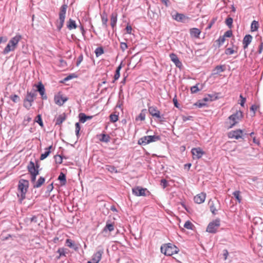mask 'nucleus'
Segmentation results:
<instances>
[{"label": "nucleus", "mask_w": 263, "mask_h": 263, "mask_svg": "<svg viewBox=\"0 0 263 263\" xmlns=\"http://www.w3.org/2000/svg\"><path fill=\"white\" fill-rule=\"evenodd\" d=\"M160 249L161 252L167 256H171L174 254L177 253L179 251V249L171 243L163 245Z\"/></svg>", "instance_id": "nucleus-5"}, {"label": "nucleus", "mask_w": 263, "mask_h": 263, "mask_svg": "<svg viewBox=\"0 0 263 263\" xmlns=\"http://www.w3.org/2000/svg\"><path fill=\"white\" fill-rule=\"evenodd\" d=\"M53 183H51L50 184L48 185L47 186V190H46V193H50L53 190Z\"/></svg>", "instance_id": "nucleus-57"}, {"label": "nucleus", "mask_w": 263, "mask_h": 263, "mask_svg": "<svg viewBox=\"0 0 263 263\" xmlns=\"http://www.w3.org/2000/svg\"><path fill=\"white\" fill-rule=\"evenodd\" d=\"M37 90L36 91H38L40 95L41 96V98L43 100H46L47 99V97L45 93V89L44 85L42 83V82H39L38 84L34 85Z\"/></svg>", "instance_id": "nucleus-13"}, {"label": "nucleus", "mask_w": 263, "mask_h": 263, "mask_svg": "<svg viewBox=\"0 0 263 263\" xmlns=\"http://www.w3.org/2000/svg\"><path fill=\"white\" fill-rule=\"evenodd\" d=\"M224 65H217L215 67L213 74H217L220 72H223L225 70Z\"/></svg>", "instance_id": "nucleus-30"}, {"label": "nucleus", "mask_w": 263, "mask_h": 263, "mask_svg": "<svg viewBox=\"0 0 263 263\" xmlns=\"http://www.w3.org/2000/svg\"><path fill=\"white\" fill-rule=\"evenodd\" d=\"M67 99L66 97H64L60 95H55L54 98L55 104L60 106L62 105Z\"/></svg>", "instance_id": "nucleus-17"}, {"label": "nucleus", "mask_w": 263, "mask_h": 263, "mask_svg": "<svg viewBox=\"0 0 263 263\" xmlns=\"http://www.w3.org/2000/svg\"><path fill=\"white\" fill-rule=\"evenodd\" d=\"M57 252L59 254V256L58 257V258H60L62 256H65V249L63 248H61L58 249Z\"/></svg>", "instance_id": "nucleus-43"}, {"label": "nucleus", "mask_w": 263, "mask_h": 263, "mask_svg": "<svg viewBox=\"0 0 263 263\" xmlns=\"http://www.w3.org/2000/svg\"><path fill=\"white\" fill-rule=\"evenodd\" d=\"M229 255L228 251L227 249H224L223 250V256L224 260L227 259L228 256Z\"/></svg>", "instance_id": "nucleus-62"}, {"label": "nucleus", "mask_w": 263, "mask_h": 263, "mask_svg": "<svg viewBox=\"0 0 263 263\" xmlns=\"http://www.w3.org/2000/svg\"><path fill=\"white\" fill-rule=\"evenodd\" d=\"M258 108V106L256 105H252L250 108L251 110L253 111V113L255 114V111L257 110Z\"/></svg>", "instance_id": "nucleus-64"}, {"label": "nucleus", "mask_w": 263, "mask_h": 263, "mask_svg": "<svg viewBox=\"0 0 263 263\" xmlns=\"http://www.w3.org/2000/svg\"><path fill=\"white\" fill-rule=\"evenodd\" d=\"M27 167L31 175V181L33 185L36 183V177L39 174V170L35 168L34 163L32 161L29 162Z\"/></svg>", "instance_id": "nucleus-6"}, {"label": "nucleus", "mask_w": 263, "mask_h": 263, "mask_svg": "<svg viewBox=\"0 0 263 263\" xmlns=\"http://www.w3.org/2000/svg\"><path fill=\"white\" fill-rule=\"evenodd\" d=\"M110 120L111 122L114 123L118 121V116L115 114H111L109 116Z\"/></svg>", "instance_id": "nucleus-48"}, {"label": "nucleus", "mask_w": 263, "mask_h": 263, "mask_svg": "<svg viewBox=\"0 0 263 263\" xmlns=\"http://www.w3.org/2000/svg\"><path fill=\"white\" fill-rule=\"evenodd\" d=\"M200 89H199L198 87V84H196L195 86L191 87V91L192 93H195L198 92Z\"/></svg>", "instance_id": "nucleus-50"}, {"label": "nucleus", "mask_w": 263, "mask_h": 263, "mask_svg": "<svg viewBox=\"0 0 263 263\" xmlns=\"http://www.w3.org/2000/svg\"><path fill=\"white\" fill-rule=\"evenodd\" d=\"M195 105L197 106L199 108H202V107L206 105V104L204 103H201L199 102H197L195 104Z\"/></svg>", "instance_id": "nucleus-61"}, {"label": "nucleus", "mask_w": 263, "mask_h": 263, "mask_svg": "<svg viewBox=\"0 0 263 263\" xmlns=\"http://www.w3.org/2000/svg\"><path fill=\"white\" fill-rule=\"evenodd\" d=\"M170 57L172 61L174 62L176 67L179 68H181V67L182 66V64L180 61L179 59H178V57L176 54L174 53H171L170 54Z\"/></svg>", "instance_id": "nucleus-16"}, {"label": "nucleus", "mask_w": 263, "mask_h": 263, "mask_svg": "<svg viewBox=\"0 0 263 263\" xmlns=\"http://www.w3.org/2000/svg\"><path fill=\"white\" fill-rule=\"evenodd\" d=\"M79 121L81 123H85L87 120H90L92 118V116H87L84 113H80L79 115Z\"/></svg>", "instance_id": "nucleus-24"}, {"label": "nucleus", "mask_w": 263, "mask_h": 263, "mask_svg": "<svg viewBox=\"0 0 263 263\" xmlns=\"http://www.w3.org/2000/svg\"><path fill=\"white\" fill-rule=\"evenodd\" d=\"M220 220L216 219L211 222L206 228V231L210 233H215L220 226Z\"/></svg>", "instance_id": "nucleus-9"}, {"label": "nucleus", "mask_w": 263, "mask_h": 263, "mask_svg": "<svg viewBox=\"0 0 263 263\" xmlns=\"http://www.w3.org/2000/svg\"><path fill=\"white\" fill-rule=\"evenodd\" d=\"M201 31L198 28H193L190 29L191 35L194 36L195 37H199V35Z\"/></svg>", "instance_id": "nucleus-32"}, {"label": "nucleus", "mask_w": 263, "mask_h": 263, "mask_svg": "<svg viewBox=\"0 0 263 263\" xmlns=\"http://www.w3.org/2000/svg\"><path fill=\"white\" fill-rule=\"evenodd\" d=\"M235 52V50L231 48H227L225 50V54L227 55H231L233 54Z\"/></svg>", "instance_id": "nucleus-51"}, {"label": "nucleus", "mask_w": 263, "mask_h": 263, "mask_svg": "<svg viewBox=\"0 0 263 263\" xmlns=\"http://www.w3.org/2000/svg\"><path fill=\"white\" fill-rule=\"evenodd\" d=\"M240 98L241 99V101H240V104L241 106L243 107V106H244V104L246 102V98L243 97L242 95H240Z\"/></svg>", "instance_id": "nucleus-58"}, {"label": "nucleus", "mask_w": 263, "mask_h": 263, "mask_svg": "<svg viewBox=\"0 0 263 263\" xmlns=\"http://www.w3.org/2000/svg\"><path fill=\"white\" fill-rule=\"evenodd\" d=\"M65 22L64 18H59V22L57 23V28L58 31H60L63 26Z\"/></svg>", "instance_id": "nucleus-37"}, {"label": "nucleus", "mask_w": 263, "mask_h": 263, "mask_svg": "<svg viewBox=\"0 0 263 263\" xmlns=\"http://www.w3.org/2000/svg\"><path fill=\"white\" fill-rule=\"evenodd\" d=\"M29 181L25 179H20L18 184V191L20 194H17L20 202L26 198V194L29 187Z\"/></svg>", "instance_id": "nucleus-1"}, {"label": "nucleus", "mask_w": 263, "mask_h": 263, "mask_svg": "<svg viewBox=\"0 0 263 263\" xmlns=\"http://www.w3.org/2000/svg\"><path fill=\"white\" fill-rule=\"evenodd\" d=\"M100 140L101 142L108 143L110 141V137L108 135L102 134L100 135Z\"/></svg>", "instance_id": "nucleus-33"}, {"label": "nucleus", "mask_w": 263, "mask_h": 263, "mask_svg": "<svg viewBox=\"0 0 263 263\" xmlns=\"http://www.w3.org/2000/svg\"><path fill=\"white\" fill-rule=\"evenodd\" d=\"M68 6L67 4H63L60 8L59 12V18L65 19L66 12Z\"/></svg>", "instance_id": "nucleus-23"}, {"label": "nucleus", "mask_w": 263, "mask_h": 263, "mask_svg": "<svg viewBox=\"0 0 263 263\" xmlns=\"http://www.w3.org/2000/svg\"><path fill=\"white\" fill-rule=\"evenodd\" d=\"M240 192L239 191H236L233 193V196L237 199L239 203H240L241 201V199L240 196Z\"/></svg>", "instance_id": "nucleus-41"}, {"label": "nucleus", "mask_w": 263, "mask_h": 263, "mask_svg": "<svg viewBox=\"0 0 263 263\" xmlns=\"http://www.w3.org/2000/svg\"><path fill=\"white\" fill-rule=\"evenodd\" d=\"M104 250L102 248L99 249L92 256L91 259L87 263H99L102 258Z\"/></svg>", "instance_id": "nucleus-11"}, {"label": "nucleus", "mask_w": 263, "mask_h": 263, "mask_svg": "<svg viewBox=\"0 0 263 263\" xmlns=\"http://www.w3.org/2000/svg\"><path fill=\"white\" fill-rule=\"evenodd\" d=\"M206 194L204 193H201L194 197V200L195 202L198 204L203 203L205 199Z\"/></svg>", "instance_id": "nucleus-18"}, {"label": "nucleus", "mask_w": 263, "mask_h": 263, "mask_svg": "<svg viewBox=\"0 0 263 263\" xmlns=\"http://www.w3.org/2000/svg\"><path fill=\"white\" fill-rule=\"evenodd\" d=\"M233 33L232 30H228L226 32H225L224 35H223L224 37H230L232 36Z\"/></svg>", "instance_id": "nucleus-55"}, {"label": "nucleus", "mask_w": 263, "mask_h": 263, "mask_svg": "<svg viewBox=\"0 0 263 263\" xmlns=\"http://www.w3.org/2000/svg\"><path fill=\"white\" fill-rule=\"evenodd\" d=\"M173 101L174 104V106L177 107L179 108V104L178 102L177 99L176 98V96H175V97L173 99Z\"/></svg>", "instance_id": "nucleus-59"}, {"label": "nucleus", "mask_w": 263, "mask_h": 263, "mask_svg": "<svg viewBox=\"0 0 263 263\" xmlns=\"http://www.w3.org/2000/svg\"><path fill=\"white\" fill-rule=\"evenodd\" d=\"M192 118V116H182V120L183 122H186L187 120H190Z\"/></svg>", "instance_id": "nucleus-63"}, {"label": "nucleus", "mask_w": 263, "mask_h": 263, "mask_svg": "<svg viewBox=\"0 0 263 263\" xmlns=\"http://www.w3.org/2000/svg\"><path fill=\"white\" fill-rule=\"evenodd\" d=\"M209 205L210 209V211L212 213L215 215L217 213L218 210L220 209V204L218 200L214 201L210 199L209 201Z\"/></svg>", "instance_id": "nucleus-10"}, {"label": "nucleus", "mask_w": 263, "mask_h": 263, "mask_svg": "<svg viewBox=\"0 0 263 263\" xmlns=\"http://www.w3.org/2000/svg\"><path fill=\"white\" fill-rule=\"evenodd\" d=\"M45 179L43 177H40L36 183L33 185L34 188H39L41 187L45 182Z\"/></svg>", "instance_id": "nucleus-29"}, {"label": "nucleus", "mask_w": 263, "mask_h": 263, "mask_svg": "<svg viewBox=\"0 0 263 263\" xmlns=\"http://www.w3.org/2000/svg\"><path fill=\"white\" fill-rule=\"evenodd\" d=\"M243 117L242 112L240 110H237L236 112L228 118L229 121L226 122L227 124H229L227 126L228 129L233 127L236 124H237L239 121Z\"/></svg>", "instance_id": "nucleus-3"}, {"label": "nucleus", "mask_w": 263, "mask_h": 263, "mask_svg": "<svg viewBox=\"0 0 263 263\" xmlns=\"http://www.w3.org/2000/svg\"><path fill=\"white\" fill-rule=\"evenodd\" d=\"M97 57H99L104 53V49L102 47L97 48L95 51Z\"/></svg>", "instance_id": "nucleus-38"}, {"label": "nucleus", "mask_w": 263, "mask_h": 263, "mask_svg": "<svg viewBox=\"0 0 263 263\" xmlns=\"http://www.w3.org/2000/svg\"><path fill=\"white\" fill-rule=\"evenodd\" d=\"M125 30H126V33L130 34L132 33V28L130 25H127L125 28Z\"/></svg>", "instance_id": "nucleus-60"}, {"label": "nucleus", "mask_w": 263, "mask_h": 263, "mask_svg": "<svg viewBox=\"0 0 263 263\" xmlns=\"http://www.w3.org/2000/svg\"><path fill=\"white\" fill-rule=\"evenodd\" d=\"M75 127H76V135L77 137V138H78L80 136V129H81V127H80V125L79 124V123L78 122H77L76 124H75Z\"/></svg>", "instance_id": "nucleus-46"}, {"label": "nucleus", "mask_w": 263, "mask_h": 263, "mask_svg": "<svg viewBox=\"0 0 263 263\" xmlns=\"http://www.w3.org/2000/svg\"><path fill=\"white\" fill-rule=\"evenodd\" d=\"M36 96V90L33 89L30 91L27 90V94L24 100L23 106L29 110L31 107L32 104L34 102Z\"/></svg>", "instance_id": "nucleus-4"}, {"label": "nucleus", "mask_w": 263, "mask_h": 263, "mask_svg": "<svg viewBox=\"0 0 263 263\" xmlns=\"http://www.w3.org/2000/svg\"><path fill=\"white\" fill-rule=\"evenodd\" d=\"M77 76L76 75L74 74V73H72V74H69V76H68L67 77H66L65 79H64V81H67L72 78H76Z\"/></svg>", "instance_id": "nucleus-56"}, {"label": "nucleus", "mask_w": 263, "mask_h": 263, "mask_svg": "<svg viewBox=\"0 0 263 263\" xmlns=\"http://www.w3.org/2000/svg\"><path fill=\"white\" fill-rule=\"evenodd\" d=\"M191 152L194 159L201 158L203 155L205 154V152L200 147L193 148L192 149Z\"/></svg>", "instance_id": "nucleus-12"}, {"label": "nucleus", "mask_w": 263, "mask_h": 263, "mask_svg": "<svg viewBox=\"0 0 263 263\" xmlns=\"http://www.w3.org/2000/svg\"><path fill=\"white\" fill-rule=\"evenodd\" d=\"M67 26L69 30L76 29L77 27V25L76 24L75 21L71 18H70L69 21L67 22Z\"/></svg>", "instance_id": "nucleus-28"}, {"label": "nucleus", "mask_w": 263, "mask_h": 263, "mask_svg": "<svg viewBox=\"0 0 263 263\" xmlns=\"http://www.w3.org/2000/svg\"><path fill=\"white\" fill-rule=\"evenodd\" d=\"M146 111V109H144L141 110V112L140 113V114L138 115V117L136 118V120H140V121H143L145 119V112Z\"/></svg>", "instance_id": "nucleus-34"}, {"label": "nucleus", "mask_w": 263, "mask_h": 263, "mask_svg": "<svg viewBox=\"0 0 263 263\" xmlns=\"http://www.w3.org/2000/svg\"><path fill=\"white\" fill-rule=\"evenodd\" d=\"M101 21L102 23V26L104 28H107L108 27V16L107 14L105 11H103L101 14Z\"/></svg>", "instance_id": "nucleus-22"}, {"label": "nucleus", "mask_w": 263, "mask_h": 263, "mask_svg": "<svg viewBox=\"0 0 263 263\" xmlns=\"http://www.w3.org/2000/svg\"><path fill=\"white\" fill-rule=\"evenodd\" d=\"M121 68H122V66H121V64H120V65L117 67V68L116 70V72L114 75V80L112 81V83H114L119 78V77L120 76V71Z\"/></svg>", "instance_id": "nucleus-31"}, {"label": "nucleus", "mask_w": 263, "mask_h": 263, "mask_svg": "<svg viewBox=\"0 0 263 263\" xmlns=\"http://www.w3.org/2000/svg\"><path fill=\"white\" fill-rule=\"evenodd\" d=\"M118 18V13L116 12H114L110 15V26L111 28H115L117 25Z\"/></svg>", "instance_id": "nucleus-20"}, {"label": "nucleus", "mask_w": 263, "mask_h": 263, "mask_svg": "<svg viewBox=\"0 0 263 263\" xmlns=\"http://www.w3.org/2000/svg\"><path fill=\"white\" fill-rule=\"evenodd\" d=\"M160 140L159 136H145L141 138L138 140V144L140 145H145L151 142H156Z\"/></svg>", "instance_id": "nucleus-7"}, {"label": "nucleus", "mask_w": 263, "mask_h": 263, "mask_svg": "<svg viewBox=\"0 0 263 263\" xmlns=\"http://www.w3.org/2000/svg\"><path fill=\"white\" fill-rule=\"evenodd\" d=\"M35 122H37L41 127L43 126V122L42 119V116L41 115H38L35 119Z\"/></svg>", "instance_id": "nucleus-44"}, {"label": "nucleus", "mask_w": 263, "mask_h": 263, "mask_svg": "<svg viewBox=\"0 0 263 263\" xmlns=\"http://www.w3.org/2000/svg\"><path fill=\"white\" fill-rule=\"evenodd\" d=\"M66 117L65 113L59 115L55 119V125H61L66 120Z\"/></svg>", "instance_id": "nucleus-25"}, {"label": "nucleus", "mask_w": 263, "mask_h": 263, "mask_svg": "<svg viewBox=\"0 0 263 263\" xmlns=\"http://www.w3.org/2000/svg\"><path fill=\"white\" fill-rule=\"evenodd\" d=\"M52 146L50 145L45 149V152L41 155L40 160H43L49 156L51 152L50 149L52 148Z\"/></svg>", "instance_id": "nucleus-26"}, {"label": "nucleus", "mask_w": 263, "mask_h": 263, "mask_svg": "<svg viewBox=\"0 0 263 263\" xmlns=\"http://www.w3.org/2000/svg\"><path fill=\"white\" fill-rule=\"evenodd\" d=\"M106 168L111 173H117V170L114 166L107 165L106 166Z\"/></svg>", "instance_id": "nucleus-47"}, {"label": "nucleus", "mask_w": 263, "mask_h": 263, "mask_svg": "<svg viewBox=\"0 0 263 263\" xmlns=\"http://www.w3.org/2000/svg\"><path fill=\"white\" fill-rule=\"evenodd\" d=\"M115 229V226L114 222H111L109 220L106 221V226L103 229L104 232H107V231L112 232Z\"/></svg>", "instance_id": "nucleus-21"}, {"label": "nucleus", "mask_w": 263, "mask_h": 263, "mask_svg": "<svg viewBox=\"0 0 263 263\" xmlns=\"http://www.w3.org/2000/svg\"><path fill=\"white\" fill-rule=\"evenodd\" d=\"M225 40V37L223 36H220L216 42L218 43V46L220 47L223 44Z\"/></svg>", "instance_id": "nucleus-45"}, {"label": "nucleus", "mask_w": 263, "mask_h": 263, "mask_svg": "<svg viewBox=\"0 0 263 263\" xmlns=\"http://www.w3.org/2000/svg\"><path fill=\"white\" fill-rule=\"evenodd\" d=\"M173 17L174 20L180 22H183L185 18V16L184 14L179 13H177Z\"/></svg>", "instance_id": "nucleus-27"}, {"label": "nucleus", "mask_w": 263, "mask_h": 263, "mask_svg": "<svg viewBox=\"0 0 263 263\" xmlns=\"http://www.w3.org/2000/svg\"><path fill=\"white\" fill-rule=\"evenodd\" d=\"M10 98L14 103H17L20 100V97L17 95L11 96Z\"/></svg>", "instance_id": "nucleus-49"}, {"label": "nucleus", "mask_w": 263, "mask_h": 263, "mask_svg": "<svg viewBox=\"0 0 263 263\" xmlns=\"http://www.w3.org/2000/svg\"><path fill=\"white\" fill-rule=\"evenodd\" d=\"M148 110L151 116L157 118L160 122L165 121V118L164 117V116L160 115V112L156 106H148Z\"/></svg>", "instance_id": "nucleus-8"}, {"label": "nucleus", "mask_w": 263, "mask_h": 263, "mask_svg": "<svg viewBox=\"0 0 263 263\" xmlns=\"http://www.w3.org/2000/svg\"><path fill=\"white\" fill-rule=\"evenodd\" d=\"M83 56L81 54V55H80L79 56V57L77 59V63H76V66H79L80 65V64H81V63L83 61Z\"/></svg>", "instance_id": "nucleus-53"}, {"label": "nucleus", "mask_w": 263, "mask_h": 263, "mask_svg": "<svg viewBox=\"0 0 263 263\" xmlns=\"http://www.w3.org/2000/svg\"><path fill=\"white\" fill-rule=\"evenodd\" d=\"M21 35H16L12 37L8 42L7 45L4 48L2 53L4 55L7 54L10 51H13L16 48L17 44L21 39Z\"/></svg>", "instance_id": "nucleus-2"}, {"label": "nucleus", "mask_w": 263, "mask_h": 263, "mask_svg": "<svg viewBox=\"0 0 263 263\" xmlns=\"http://www.w3.org/2000/svg\"><path fill=\"white\" fill-rule=\"evenodd\" d=\"M66 244L68 247H69L70 248H74L75 250H77V247H76V248L74 247V243H73V241L71 239H66Z\"/></svg>", "instance_id": "nucleus-40"}, {"label": "nucleus", "mask_w": 263, "mask_h": 263, "mask_svg": "<svg viewBox=\"0 0 263 263\" xmlns=\"http://www.w3.org/2000/svg\"><path fill=\"white\" fill-rule=\"evenodd\" d=\"M252 40V36L251 35L247 34L245 36L242 41L243 47L245 49L248 48Z\"/></svg>", "instance_id": "nucleus-19"}, {"label": "nucleus", "mask_w": 263, "mask_h": 263, "mask_svg": "<svg viewBox=\"0 0 263 263\" xmlns=\"http://www.w3.org/2000/svg\"><path fill=\"white\" fill-rule=\"evenodd\" d=\"M58 180L60 181L62 185H65L66 183V177L65 174L61 172L58 177Z\"/></svg>", "instance_id": "nucleus-35"}, {"label": "nucleus", "mask_w": 263, "mask_h": 263, "mask_svg": "<svg viewBox=\"0 0 263 263\" xmlns=\"http://www.w3.org/2000/svg\"><path fill=\"white\" fill-rule=\"evenodd\" d=\"M259 28L258 22L255 20H254L251 25V29L252 31H256Z\"/></svg>", "instance_id": "nucleus-36"}, {"label": "nucleus", "mask_w": 263, "mask_h": 263, "mask_svg": "<svg viewBox=\"0 0 263 263\" xmlns=\"http://www.w3.org/2000/svg\"><path fill=\"white\" fill-rule=\"evenodd\" d=\"M242 130L237 129L230 132L228 134L229 138H234L235 139H239L242 137Z\"/></svg>", "instance_id": "nucleus-15"}, {"label": "nucleus", "mask_w": 263, "mask_h": 263, "mask_svg": "<svg viewBox=\"0 0 263 263\" xmlns=\"http://www.w3.org/2000/svg\"><path fill=\"white\" fill-rule=\"evenodd\" d=\"M146 191L149 192L148 191H147L146 189H144L140 186H137L132 189L133 194L137 196H145Z\"/></svg>", "instance_id": "nucleus-14"}, {"label": "nucleus", "mask_w": 263, "mask_h": 263, "mask_svg": "<svg viewBox=\"0 0 263 263\" xmlns=\"http://www.w3.org/2000/svg\"><path fill=\"white\" fill-rule=\"evenodd\" d=\"M128 46L126 43L125 42H121L120 43V48L122 51H124L127 48Z\"/></svg>", "instance_id": "nucleus-54"}, {"label": "nucleus", "mask_w": 263, "mask_h": 263, "mask_svg": "<svg viewBox=\"0 0 263 263\" xmlns=\"http://www.w3.org/2000/svg\"><path fill=\"white\" fill-rule=\"evenodd\" d=\"M233 21V20L231 17H228L226 20L225 23L230 29L232 27Z\"/></svg>", "instance_id": "nucleus-39"}, {"label": "nucleus", "mask_w": 263, "mask_h": 263, "mask_svg": "<svg viewBox=\"0 0 263 263\" xmlns=\"http://www.w3.org/2000/svg\"><path fill=\"white\" fill-rule=\"evenodd\" d=\"M160 184L164 189L167 186L168 182L165 179H163L161 180Z\"/></svg>", "instance_id": "nucleus-52"}, {"label": "nucleus", "mask_w": 263, "mask_h": 263, "mask_svg": "<svg viewBox=\"0 0 263 263\" xmlns=\"http://www.w3.org/2000/svg\"><path fill=\"white\" fill-rule=\"evenodd\" d=\"M184 227L188 230H192L193 228L194 227V225L191 222H190L189 220H187L185 222Z\"/></svg>", "instance_id": "nucleus-42"}]
</instances>
